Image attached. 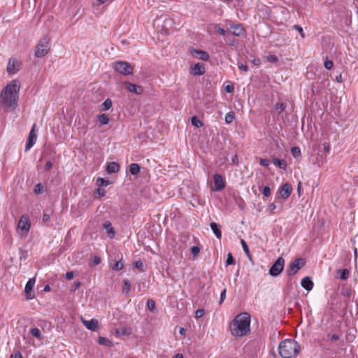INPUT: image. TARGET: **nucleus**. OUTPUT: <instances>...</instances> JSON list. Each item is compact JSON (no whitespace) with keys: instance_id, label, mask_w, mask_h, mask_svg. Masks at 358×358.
Returning a JSON list of instances; mask_svg holds the SVG:
<instances>
[{"instance_id":"nucleus-1","label":"nucleus","mask_w":358,"mask_h":358,"mask_svg":"<svg viewBox=\"0 0 358 358\" xmlns=\"http://www.w3.org/2000/svg\"><path fill=\"white\" fill-rule=\"evenodd\" d=\"M20 86L16 80L11 81L0 94V104L6 109L14 110L17 106Z\"/></svg>"},{"instance_id":"nucleus-2","label":"nucleus","mask_w":358,"mask_h":358,"mask_svg":"<svg viewBox=\"0 0 358 358\" xmlns=\"http://www.w3.org/2000/svg\"><path fill=\"white\" fill-rule=\"evenodd\" d=\"M250 315L248 313H242L232 320L230 324L231 334L241 337L250 331Z\"/></svg>"},{"instance_id":"nucleus-3","label":"nucleus","mask_w":358,"mask_h":358,"mask_svg":"<svg viewBox=\"0 0 358 358\" xmlns=\"http://www.w3.org/2000/svg\"><path fill=\"white\" fill-rule=\"evenodd\" d=\"M300 346L292 339H286L279 345V354L283 358H292L299 352Z\"/></svg>"},{"instance_id":"nucleus-4","label":"nucleus","mask_w":358,"mask_h":358,"mask_svg":"<svg viewBox=\"0 0 358 358\" xmlns=\"http://www.w3.org/2000/svg\"><path fill=\"white\" fill-rule=\"evenodd\" d=\"M50 49V38L48 36H44L36 46L35 55L36 57H42L48 53Z\"/></svg>"},{"instance_id":"nucleus-5","label":"nucleus","mask_w":358,"mask_h":358,"mask_svg":"<svg viewBox=\"0 0 358 358\" xmlns=\"http://www.w3.org/2000/svg\"><path fill=\"white\" fill-rule=\"evenodd\" d=\"M113 68L115 71L124 76L131 75L134 71L132 65L124 61H118L113 63Z\"/></svg>"},{"instance_id":"nucleus-6","label":"nucleus","mask_w":358,"mask_h":358,"mask_svg":"<svg viewBox=\"0 0 358 358\" xmlns=\"http://www.w3.org/2000/svg\"><path fill=\"white\" fill-rule=\"evenodd\" d=\"M305 264V260L303 258L295 259L287 266L286 273L287 275H295Z\"/></svg>"},{"instance_id":"nucleus-7","label":"nucleus","mask_w":358,"mask_h":358,"mask_svg":"<svg viewBox=\"0 0 358 358\" xmlns=\"http://www.w3.org/2000/svg\"><path fill=\"white\" fill-rule=\"evenodd\" d=\"M285 267V259L280 257L277 259V260L273 263L271 267L269 269V274L271 276L276 277L279 275L282 271H283Z\"/></svg>"},{"instance_id":"nucleus-8","label":"nucleus","mask_w":358,"mask_h":358,"mask_svg":"<svg viewBox=\"0 0 358 358\" xmlns=\"http://www.w3.org/2000/svg\"><path fill=\"white\" fill-rule=\"evenodd\" d=\"M225 187V182L222 176L220 174H215L213 176V186L212 189L215 192L220 191Z\"/></svg>"},{"instance_id":"nucleus-9","label":"nucleus","mask_w":358,"mask_h":358,"mask_svg":"<svg viewBox=\"0 0 358 358\" xmlns=\"http://www.w3.org/2000/svg\"><path fill=\"white\" fill-rule=\"evenodd\" d=\"M123 85L124 89L129 92L136 94L137 95H140L143 92V88L141 85L131 83L129 81H125Z\"/></svg>"},{"instance_id":"nucleus-10","label":"nucleus","mask_w":358,"mask_h":358,"mask_svg":"<svg viewBox=\"0 0 358 358\" xmlns=\"http://www.w3.org/2000/svg\"><path fill=\"white\" fill-rule=\"evenodd\" d=\"M36 126L34 125L29 134V136L27 139L26 145H25V151H28L33 147L36 141V134L35 131Z\"/></svg>"},{"instance_id":"nucleus-11","label":"nucleus","mask_w":358,"mask_h":358,"mask_svg":"<svg viewBox=\"0 0 358 358\" xmlns=\"http://www.w3.org/2000/svg\"><path fill=\"white\" fill-rule=\"evenodd\" d=\"M31 223L29 216L27 215H22L19 222L18 228L24 231L26 234L29 231Z\"/></svg>"},{"instance_id":"nucleus-12","label":"nucleus","mask_w":358,"mask_h":358,"mask_svg":"<svg viewBox=\"0 0 358 358\" xmlns=\"http://www.w3.org/2000/svg\"><path fill=\"white\" fill-rule=\"evenodd\" d=\"M35 278H30L25 285L24 292L26 294V298L28 300L32 299L34 297V294L32 293V289L35 285Z\"/></svg>"},{"instance_id":"nucleus-13","label":"nucleus","mask_w":358,"mask_h":358,"mask_svg":"<svg viewBox=\"0 0 358 358\" xmlns=\"http://www.w3.org/2000/svg\"><path fill=\"white\" fill-rule=\"evenodd\" d=\"M292 192V187L289 183L284 184L278 190V193L283 199H287Z\"/></svg>"},{"instance_id":"nucleus-14","label":"nucleus","mask_w":358,"mask_h":358,"mask_svg":"<svg viewBox=\"0 0 358 358\" xmlns=\"http://www.w3.org/2000/svg\"><path fill=\"white\" fill-rule=\"evenodd\" d=\"M191 54L193 57L200 59L202 61H208L209 59V55L207 52L192 49Z\"/></svg>"},{"instance_id":"nucleus-15","label":"nucleus","mask_w":358,"mask_h":358,"mask_svg":"<svg viewBox=\"0 0 358 358\" xmlns=\"http://www.w3.org/2000/svg\"><path fill=\"white\" fill-rule=\"evenodd\" d=\"M82 322L87 329L93 331L96 330L99 324L98 320L96 319L85 320L83 318H82Z\"/></svg>"},{"instance_id":"nucleus-16","label":"nucleus","mask_w":358,"mask_h":358,"mask_svg":"<svg viewBox=\"0 0 358 358\" xmlns=\"http://www.w3.org/2000/svg\"><path fill=\"white\" fill-rule=\"evenodd\" d=\"M192 72L194 76H201L205 73V65L203 63H196L192 66Z\"/></svg>"},{"instance_id":"nucleus-17","label":"nucleus","mask_w":358,"mask_h":358,"mask_svg":"<svg viewBox=\"0 0 358 358\" xmlns=\"http://www.w3.org/2000/svg\"><path fill=\"white\" fill-rule=\"evenodd\" d=\"M17 64V61L15 59L10 58L8 60L6 70L9 74H14L18 71V69L16 67Z\"/></svg>"},{"instance_id":"nucleus-18","label":"nucleus","mask_w":358,"mask_h":358,"mask_svg":"<svg viewBox=\"0 0 358 358\" xmlns=\"http://www.w3.org/2000/svg\"><path fill=\"white\" fill-rule=\"evenodd\" d=\"M301 285L303 288L307 291H310L313 288V282L309 277H305L301 280Z\"/></svg>"},{"instance_id":"nucleus-19","label":"nucleus","mask_w":358,"mask_h":358,"mask_svg":"<svg viewBox=\"0 0 358 358\" xmlns=\"http://www.w3.org/2000/svg\"><path fill=\"white\" fill-rule=\"evenodd\" d=\"M103 228L106 230L108 236L112 238L115 236V232L110 221L104 222Z\"/></svg>"},{"instance_id":"nucleus-20","label":"nucleus","mask_w":358,"mask_h":358,"mask_svg":"<svg viewBox=\"0 0 358 358\" xmlns=\"http://www.w3.org/2000/svg\"><path fill=\"white\" fill-rule=\"evenodd\" d=\"M120 170V165L115 162H112L108 164L106 171L108 173H115L118 172Z\"/></svg>"},{"instance_id":"nucleus-21","label":"nucleus","mask_w":358,"mask_h":358,"mask_svg":"<svg viewBox=\"0 0 358 358\" xmlns=\"http://www.w3.org/2000/svg\"><path fill=\"white\" fill-rule=\"evenodd\" d=\"M210 227L215 236L220 239L222 237V231L220 230L221 226L216 222H211Z\"/></svg>"},{"instance_id":"nucleus-22","label":"nucleus","mask_w":358,"mask_h":358,"mask_svg":"<svg viewBox=\"0 0 358 358\" xmlns=\"http://www.w3.org/2000/svg\"><path fill=\"white\" fill-rule=\"evenodd\" d=\"M233 29V34L236 36H241L244 34V29L241 24H233L231 26Z\"/></svg>"},{"instance_id":"nucleus-23","label":"nucleus","mask_w":358,"mask_h":358,"mask_svg":"<svg viewBox=\"0 0 358 358\" xmlns=\"http://www.w3.org/2000/svg\"><path fill=\"white\" fill-rule=\"evenodd\" d=\"M241 243L242 245V247H243V249L244 250V252H245L248 259L253 263V259H252V255L250 254V250H249V247L248 245H247L246 242L245 241V240L243 239H241Z\"/></svg>"},{"instance_id":"nucleus-24","label":"nucleus","mask_w":358,"mask_h":358,"mask_svg":"<svg viewBox=\"0 0 358 358\" xmlns=\"http://www.w3.org/2000/svg\"><path fill=\"white\" fill-rule=\"evenodd\" d=\"M116 334L118 336H128L131 334V329L129 327H122L117 329Z\"/></svg>"},{"instance_id":"nucleus-25","label":"nucleus","mask_w":358,"mask_h":358,"mask_svg":"<svg viewBox=\"0 0 358 358\" xmlns=\"http://www.w3.org/2000/svg\"><path fill=\"white\" fill-rule=\"evenodd\" d=\"M273 164L282 169H285L287 167V163L283 159H279L278 158L273 159Z\"/></svg>"},{"instance_id":"nucleus-26","label":"nucleus","mask_w":358,"mask_h":358,"mask_svg":"<svg viewBox=\"0 0 358 358\" xmlns=\"http://www.w3.org/2000/svg\"><path fill=\"white\" fill-rule=\"evenodd\" d=\"M336 273H340L339 278L341 280H347L349 278L350 272L347 268L345 269H338L336 270Z\"/></svg>"},{"instance_id":"nucleus-27","label":"nucleus","mask_w":358,"mask_h":358,"mask_svg":"<svg viewBox=\"0 0 358 358\" xmlns=\"http://www.w3.org/2000/svg\"><path fill=\"white\" fill-rule=\"evenodd\" d=\"M141 167L138 164L132 163L129 166V172L132 175H136L140 172Z\"/></svg>"},{"instance_id":"nucleus-28","label":"nucleus","mask_w":358,"mask_h":358,"mask_svg":"<svg viewBox=\"0 0 358 358\" xmlns=\"http://www.w3.org/2000/svg\"><path fill=\"white\" fill-rule=\"evenodd\" d=\"M123 287H122V293L125 294H129L131 289V282L128 279H124L123 280Z\"/></svg>"},{"instance_id":"nucleus-29","label":"nucleus","mask_w":358,"mask_h":358,"mask_svg":"<svg viewBox=\"0 0 358 358\" xmlns=\"http://www.w3.org/2000/svg\"><path fill=\"white\" fill-rule=\"evenodd\" d=\"M98 343L99 345H103L106 346H110L112 345V342L108 340V338L102 336H99L98 338Z\"/></svg>"},{"instance_id":"nucleus-30","label":"nucleus","mask_w":358,"mask_h":358,"mask_svg":"<svg viewBox=\"0 0 358 358\" xmlns=\"http://www.w3.org/2000/svg\"><path fill=\"white\" fill-rule=\"evenodd\" d=\"M235 117V114L233 111L227 113L225 115V122L227 124H231Z\"/></svg>"},{"instance_id":"nucleus-31","label":"nucleus","mask_w":358,"mask_h":358,"mask_svg":"<svg viewBox=\"0 0 358 358\" xmlns=\"http://www.w3.org/2000/svg\"><path fill=\"white\" fill-rule=\"evenodd\" d=\"M99 121L101 124H107L109 122V117L106 114H101L98 117Z\"/></svg>"},{"instance_id":"nucleus-32","label":"nucleus","mask_w":358,"mask_h":358,"mask_svg":"<svg viewBox=\"0 0 358 358\" xmlns=\"http://www.w3.org/2000/svg\"><path fill=\"white\" fill-rule=\"evenodd\" d=\"M191 122H192V125H194L198 128H200L203 126V123L199 120V118L197 117L196 116H193L192 117Z\"/></svg>"},{"instance_id":"nucleus-33","label":"nucleus","mask_w":358,"mask_h":358,"mask_svg":"<svg viewBox=\"0 0 358 358\" xmlns=\"http://www.w3.org/2000/svg\"><path fill=\"white\" fill-rule=\"evenodd\" d=\"M96 184L99 186V187H105L110 184V181L106 180L102 178H98L96 180Z\"/></svg>"},{"instance_id":"nucleus-34","label":"nucleus","mask_w":358,"mask_h":358,"mask_svg":"<svg viewBox=\"0 0 358 358\" xmlns=\"http://www.w3.org/2000/svg\"><path fill=\"white\" fill-rule=\"evenodd\" d=\"M102 106H103L104 110H108L112 107L113 102H112L111 99H106L102 103Z\"/></svg>"},{"instance_id":"nucleus-35","label":"nucleus","mask_w":358,"mask_h":358,"mask_svg":"<svg viewBox=\"0 0 358 358\" xmlns=\"http://www.w3.org/2000/svg\"><path fill=\"white\" fill-rule=\"evenodd\" d=\"M31 334L36 338H41V333L39 329L33 328L30 330Z\"/></svg>"},{"instance_id":"nucleus-36","label":"nucleus","mask_w":358,"mask_h":358,"mask_svg":"<svg viewBox=\"0 0 358 358\" xmlns=\"http://www.w3.org/2000/svg\"><path fill=\"white\" fill-rule=\"evenodd\" d=\"M264 59L270 63H276L278 62V57L274 55H269L264 57Z\"/></svg>"},{"instance_id":"nucleus-37","label":"nucleus","mask_w":358,"mask_h":358,"mask_svg":"<svg viewBox=\"0 0 358 358\" xmlns=\"http://www.w3.org/2000/svg\"><path fill=\"white\" fill-rule=\"evenodd\" d=\"M111 268L113 270L121 271L124 268V264L122 261H117Z\"/></svg>"},{"instance_id":"nucleus-38","label":"nucleus","mask_w":358,"mask_h":358,"mask_svg":"<svg viewBox=\"0 0 358 358\" xmlns=\"http://www.w3.org/2000/svg\"><path fill=\"white\" fill-rule=\"evenodd\" d=\"M291 152L294 157H298L301 155V150L299 147H292L291 148Z\"/></svg>"},{"instance_id":"nucleus-39","label":"nucleus","mask_w":358,"mask_h":358,"mask_svg":"<svg viewBox=\"0 0 358 358\" xmlns=\"http://www.w3.org/2000/svg\"><path fill=\"white\" fill-rule=\"evenodd\" d=\"M235 264V260L233 257V255H231V253H228L227 255V260H226V265L227 266H229V265H232V264Z\"/></svg>"},{"instance_id":"nucleus-40","label":"nucleus","mask_w":358,"mask_h":358,"mask_svg":"<svg viewBox=\"0 0 358 358\" xmlns=\"http://www.w3.org/2000/svg\"><path fill=\"white\" fill-rule=\"evenodd\" d=\"M285 104L284 103H278L275 105V110H278V113H282L285 109Z\"/></svg>"},{"instance_id":"nucleus-41","label":"nucleus","mask_w":358,"mask_h":358,"mask_svg":"<svg viewBox=\"0 0 358 358\" xmlns=\"http://www.w3.org/2000/svg\"><path fill=\"white\" fill-rule=\"evenodd\" d=\"M43 192V186L41 183H38L37 185H35L34 188V192L36 194H39L41 193H42Z\"/></svg>"},{"instance_id":"nucleus-42","label":"nucleus","mask_w":358,"mask_h":358,"mask_svg":"<svg viewBox=\"0 0 358 358\" xmlns=\"http://www.w3.org/2000/svg\"><path fill=\"white\" fill-rule=\"evenodd\" d=\"M147 306L150 311H153L155 308V302L152 299H149L147 302Z\"/></svg>"},{"instance_id":"nucleus-43","label":"nucleus","mask_w":358,"mask_h":358,"mask_svg":"<svg viewBox=\"0 0 358 358\" xmlns=\"http://www.w3.org/2000/svg\"><path fill=\"white\" fill-rule=\"evenodd\" d=\"M101 258L98 256H95L94 258H93V260L91 263H90V266H96L98 264H99L101 263Z\"/></svg>"},{"instance_id":"nucleus-44","label":"nucleus","mask_w":358,"mask_h":358,"mask_svg":"<svg viewBox=\"0 0 358 358\" xmlns=\"http://www.w3.org/2000/svg\"><path fill=\"white\" fill-rule=\"evenodd\" d=\"M238 67L239 70L241 71L248 72L249 70L248 65H246L245 64L238 63Z\"/></svg>"},{"instance_id":"nucleus-45","label":"nucleus","mask_w":358,"mask_h":358,"mask_svg":"<svg viewBox=\"0 0 358 358\" xmlns=\"http://www.w3.org/2000/svg\"><path fill=\"white\" fill-rule=\"evenodd\" d=\"M333 66H334V63H333V62L331 60H329V59L325 60V62H324V67L327 70L331 69Z\"/></svg>"},{"instance_id":"nucleus-46","label":"nucleus","mask_w":358,"mask_h":358,"mask_svg":"<svg viewBox=\"0 0 358 358\" xmlns=\"http://www.w3.org/2000/svg\"><path fill=\"white\" fill-rule=\"evenodd\" d=\"M262 194L265 196H269L270 194H271V189L268 186H265L263 189H262Z\"/></svg>"},{"instance_id":"nucleus-47","label":"nucleus","mask_w":358,"mask_h":358,"mask_svg":"<svg viewBox=\"0 0 358 358\" xmlns=\"http://www.w3.org/2000/svg\"><path fill=\"white\" fill-rule=\"evenodd\" d=\"M226 293H227V289H224L221 292L220 301H219L220 304H222L223 303V301H224V299L226 298Z\"/></svg>"},{"instance_id":"nucleus-48","label":"nucleus","mask_w":358,"mask_h":358,"mask_svg":"<svg viewBox=\"0 0 358 358\" xmlns=\"http://www.w3.org/2000/svg\"><path fill=\"white\" fill-rule=\"evenodd\" d=\"M259 164L263 166H268L269 164H270V162L268 159H262V158H260L259 159Z\"/></svg>"},{"instance_id":"nucleus-49","label":"nucleus","mask_w":358,"mask_h":358,"mask_svg":"<svg viewBox=\"0 0 358 358\" xmlns=\"http://www.w3.org/2000/svg\"><path fill=\"white\" fill-rule=\"evenodd\" d=\"M96 192L98 194V196H96L97 198H101V197L103 196L106 194V191L103 188H101V187H99L96 190Z\"/></svg>"},{"instance_id":"nucleus-50","label":"nucleus","mask_w":358,"mask_h":358,"mask_svg":"<svg viewBox=\"0 0 358 358\" xmlns=\"http://www.w3.org/2000/svg\"><path fill=\"white\" fill-rule=\"evenodd\" d=\"M134 265L137 268L140 269L141 271L143 270L144 264L141 260L136 261L134 263Z\"/></svg>"},{"instance_id":"nucleus-51","label":"nucleus","mask_w":358,"mask_h":358,"mask_svg":"<svg viewBox=\"0 0 358 358\" xmlns=\"http://www.w3.org/2000/svg\"><path fill=\"white\" fill-rule=\"evenodd\" d=\"M215 30H216V31H217L220 34H221V35H222V36H225V35H226V34H227V31H226L224 29H222V27H220V26H218V25H216V26L215 27Z\"/></svg>"},{"instance_id":"nucleus-52","label":"nucleus","mask_w":358,"mask_h":358,"mask_svg":"<svg viewBox=\"0 0 358 358\" xmlns=\"http://www.w3.org/2000/svg\"><path fill=\"white\" fill-rule=\"evenodd\" d=\"M191 252L194 256H196L199 253L200 248L199 246H193L191 248Z\"/></svg>"},{"instance_id":"nucleus-53","label":"nucleus","mask_w":358,"mask_h":358,"mask_svg":"<svg viewBox=\"0 0 358 358\" xmlns=\"http://www.w3.org/2000/svg\"><path fill=\"white\" fill-rule=\"evenodd\" d=\"M204 315V310L203 309H199L196 310L195 312V317L196 318H201Z\"/></svg>"},{"instance_id":"nucleus-54","label":"nucleus","mask_w":358,"mask_h":358,"mask_svg":"<svg viewBox=\"0 0 358 358\" xmlns=\"http://www.w3.org/2000/svg\"><path fill=\"white\" fill-rule=\"evenodd\" d=\"M293 29H296L298 32L301 34V36L304 38V34L302 27H301L299 25L295 24L293 26Z\"/></svg>"},{"instance_id":"nucleus-55","label":"nucleus","mask_w":358,"mask_h":358,"mask_svg":"<svg viewBox=\"0 0 358 358\" xmlns=\"http://www.w3.org/2000/svg\"><path fill=\"white\" fill-rule=\"evenodd\" d=\"M52 168V162L51 161L47 162L45 165L44 170L45 171H49Z\"/></svg>"},{"instance_id":"nucleus-56","label":"nucleus","mask_w":358,"mask_h":358,"mask_svg":"<svg viewBox=\"0 0 358 358\" xmlns=\"http://www.w3.org/2000/svg\"><path fill=\"white\" fill-rule=\"evenodd\" d=\"M226 92L227 93H231L234 90V87L233 85H227L224 88Z\"/></svg>"},{"instance_id":"nucleus-57","label":"nucleus","mask_w":358,"mask_h":358,"mask_svg":"<svg viewBox=\"0 0 358 358\" xmlns=\"http://www.w3.org/2000/svg\"><path fill=\"white\" fill-rule=\"evenodd\" d=\"M10 358H22V355L20 352L17 351L10 355Z\"/></svg>"},{"instance_id":"nucleus-58","label":"nucleus","mask_w":358,"mask_h":358,"mask_svg":"<svg viewBox=\"0 0 358 358\" xmlns=\"http://www.w3.org/2000/svg\"><path fill=\"white\" fill-rule=\"evenodd\" d=\"M65 277L69 280H72L74 277V273L73 271L66 272Z\"/></svg>"},{"instance_id":"nucleus-59","label":"nucleus","mask_w":358,"mask_h":358,"mask_svg":"<svg viewBox=\"0 0 358 358\" xmlns=\"http://www.w3.org/2000/svg\"><path fill=\"white\" fill-rule=\"evenodd\" d=\"M81 285V282L78 281V282H75L73 283V291H76V289H78Z\"/></svg>"},{"instance_id":"nucleus-60","label":"nucleus","mask_w":358,"mask_h":358,"mask_svg":"<svg viewBox=\"0 0 358 358\" xmlns=\"http://www.w3.org/2000/svg\"><path fill=\"white\" fill-rule=\"evenodd\" d=\"M251 62L255 66H259L261 64V61L259 58H255Z\"/></svg>"},{"instance_id":"nucleus-61","label":"nucleus","mask_w":358,"mask_h":358,"mask_svg":"<svg viewBox=\"0 0 358 358\" xmlns=\"http://www.w3.org/2000/svg\"><path fill=\"white\" fill-rule=\"evenodd\" d=\"M42 219L44 222H47L50 220V215L47 213H43Z\"/></svg>"},{"instance_id":"nucleus-62","label":"nucleus","mask_w":358,"mask_h":358,"mask_svg":"<svg viewBox=\"0 0 358 358\" xmlns=\"http://www.w3.org/2000/svg\"><path fill=\"white\" fill-rule=\"evenodd\" d=\"M336 81L338 83H342V81H343L342 76L339 75V76H336Z\"/></svg>"},{"instance_id":"nucleus-63","label":"nucleus","mask_w":358,"mask_h":358,"mask_svg":"<svg viewBox=\"0 0 358 358\" xmlns=\"http://www.w3.org/2000/svg\"><path fill=\"white\" fill-rule=\"evenodd\" d=\"M338 338H339V336L337 334H332L331 335V339L333 341H337V340H338Z\"/></svg>"},{"instance_id":"nucleus-64","label":"nucleus","mask_w":358,"mask_h":358,"mask_svg":"<svg viewBox=\"0 0 358 358\" xmlns=\"http://www.w3.org/2000/svg\"><path fill=\"white\" fill-rule=\"evenodd\" d=\"M173 358H183V355L182 354L178 353L173 356Z\"/></svg>"}]
</instances>
